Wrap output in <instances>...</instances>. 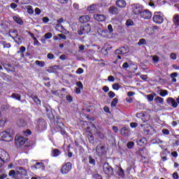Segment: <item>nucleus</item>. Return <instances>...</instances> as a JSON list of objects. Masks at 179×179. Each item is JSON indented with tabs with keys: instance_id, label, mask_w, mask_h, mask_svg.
<instances>
[{
	"instance_id": "2",
	"label": "nucleus",
	"mask_w": 179,
	"mask_h": 179,
	"mask_svg": "<svg viewBox=\"0 0 179 179\" xmlns=\"http://www.w3.org/2000/svg\"><path fill=\"white\" fill-rule=\"evenodd\" d=\"M92 31V27L90 24H86L85 26L80 27V29L78 31L79 36H83V34H87Z\"/></svg>"
},
{
	"instance_id": "12",
	"label": "nucleus",
	"mask_w": 179,
	"mask_h": 179,
	"mask_svg": "<svg viewBox=\"0 0 179 179\" xmlns=\"http://www.w3.org/2000/svg\"><path fill=\"white\" fill-rule=\"evenodd\" d=\"M166 103L167 104H169V106H171V107H173V108H177V107H178V103L172 97H169L166 99Z\"/></svg>"
},
{
	"instance_id": "35",
	"label": "nucleus",
	"mask_w": 179,
	"mask_h": 179,
	"mask_svg": "<svg viewBox=\"0 0 179 179\" xmlns=\"http://www.w3.org/2000/svg\"><path fill=\"white\" fill-rule=\"evenodd\" d=\"M117 103H118V99L117 98L113 99L110 103L111 107H117Z\"/></svg>"
},
{
	"instance_id": "9",
	"label": "nucleus",
	"mask_w": 179,
	"mask_h": 179,
	"mask_svg": "<svg viewBox=\"0 0 179 179\" xmlns=\"http://www.w3.org/2000/svg\"><path fill=\"white\" fill-rule=\"evenodd\" d=\"M0 159H1L2 163L3 162H9V154L6 151L0 149Z\"/></svg>"
},
{
	"instance_id": "46",
	"label": "nucleus",
	"mask_w": 179,
	"mask_h": 179,
	"mask_svg": "<svg viewBox=\"0 0 179 179\" xmlns=\"http://www.w3.org/2000/svg\"><path fill=\"white\" fill-rule=\"evenodd\" d=\"M83 72H85V70H83L82 68H79L76 71V73H77V75H81V73H83Z\"/></svg>"
},
{
	"instance_id": "5",
	"label": "nucleus",
	"mask_w": 179,
	"mask_h": 179,
	"mask_svg": "<svg viewBox=\"0 0 179 179\" xmlns=\"http://www.w3.org/2000/svg\"><path fill=\"white\" fill-rule=\"evenodd\" d=\"M152 20L155 23L160 24L164 20V19L163 18V16H162L161 13H155Z\"/></svg>"
},
{
	"instance_id": "51",
	"label": "nucleus",
	"mask_w": 179,
	"mask_h": 179,
	"mask_svg": "<svg viewBox=\"0 0 179 179\" xmlns=\"http://www.w3.org/2000/svg\"><path fill=\"white\" fill-rule=\"evenodd\" d=\"M162 134H164V135H169L170 134V131H169V129H164L162 131Z\"/></svg>"
},
{
	"instance_id": "33",
	"label": "nucleus",
	"mask_w": 179,
	"mask_h": 179,
	"mask_svg": "<svg viewBox=\"0 0 179 179\" xmlns=\"http://www.w3.org/2000/svg\"><path fill=\"white\" fill-rule=\"evenodd\" d=\"M13 20H15L16 23H18V24H23V20H22V18H20V17L14 16Z\"/></svg>"
},
{
	"instance_id": "62",
	"label": "nucleus",
	"mask_w": 179,
	"mask_h": 179,
	"mask_svg": "<svg viewBox=\"0 0 179 179\" xmlns=\"http://www.w3.org/2000/svg\"><path fill=\"white\" fill-rule=\"evenodd\" d=\"M10 8L12 9H16V8H17V5L16 3H10Z\"/></svg>"
},
{
	"instance_id": "34",
	"label": "nucleus",
	"mask_w": 179,
	"mask_h": 179,
	"mask_svg": "<svg viewBox=\"0 0 179 179\" xmlns=\"http://www.w3.org/2000/svg\"><path fill=\"white\" fill-rule=\"evenodd\" d=\"M11 97L12 99H15V100H18L19 101H20V99H22L20 94L16 93L12 94Z\"/></svg>"
},
{
	"instance_id": "57",
	"label": "nucleus",
	"mask_w": 179,
	"mask_h": 179,
	"mask_svg": "<svg viewBox=\"0 0 179 179\" xmlns=\"http://www.w3.org/2000/svg\"><path fill=\"white\" fill-rule=\"evenodd\" d=\"M171 59H173V60L177 59V55H176L175 53H171Z\"/></svg>"
},
{
	"instance_id": "36",
	"label": "nucleus",
	"mask_w": 179,
	"mask_h": 179,
	"mask_svg": "<svg viewBox=\"0 0 179 179\" xmlns=\"http://www.w3.org/2000/svg\"><path fill=\"white\" fill-rule=\"evenodd\" d=\"M27 9V13L29 15H33L34 13V10H33V7H31V6H28Z\"/></svg>"
},
{
	"instance_id": "14",
	"label": "nucleus",
	"mask_w": 179,
	"mask_h": 179,
	"mask_svg": "<svg viewBox=\"0 0 179 179\" xmlns=\"http://www.w3.org/2000/svg\"><path fill=\"white\" fill-rule=\"evenodd\" d=\"M94 19L97 22H104L106 20V15L103 14H94Z\"/></svg>"
},
{
	"instance_id": "42",
	"label": "nucleus",
	"mask_w": 179,
	"mask_h": 179,
	"mask_svg": "<svg viewBox=\"0 0 179 179\" xmlns=\"http://www.w3.org/2000/svg\"><path fill=\"white\" fill-rule=\"evenodd\" d=\"M126 26H127V27H129V26H134V21L131 20H127L126 22Z\"/></svg>"
},
{
	"instance_id": "21",
	"label": "nucleus",
	"mask_w": 179,
	"mask_h": 179,
	"mask_svg": "<svg viewBox=\"0 0 179 179\" xmlns=\"http://www.w3.org/2000/svg\"><path fill=\"white\" fill-rule=\"evenodd\" d=\"M39 125L38 126V128L39 131H43V129H45V120H38Z\"/></svg>"
},
{
	"instance_id": "28",
	"label": "nucleus",
	"mask_w": 179,
	"mask_h": 179,
	"mask_svg": "<svg viewBox=\"0 0 179 179\" xmlns=\"http://www.w3.org/2000/svg\"><path fill=\"white\" fill-rule=\"evenodd\" d=\"M154 100H155V103H158L159 104L164 103V99H163L159 96L155 97Z\"/></svg>"
},
{
	"instance_id": "7",
	"label": "nucleus",
	"mask_w": 179,
	"mask_h": 179,
	"mask_svg": "<svg viewBox=\"0 0 179 179\" xmlns=\"http://www.w3.org/2000/svg\"><path fill=\"white\" fill-rule=\"evenodd\" d=\"M141 17H143V19L149 20L152 18V14L150 10L148 9L142 10L140 14Z\"/></svg>"
},
{
	"instance_id": "8",
	"label": "nucleus",
	"mask_w": 179,
	"mask_h": 179,
	"mask_svg": "<svg viewBox=\"0 0 179 179\" xmlns=\"http://www.w3.org/2000/svg\"><path fill=\"white\" fill-rule=\"evenodd\" d=\"M128 52H129V48L127 45L121 47L120 49H117L115 51L116 55L128 54Z\"/></svg>"
},
{
	"instance_id": "54",
	"label": "nucleus",
	"mask_w": 179,
	"mask_h": 179,
	"mask_svg": "<svg viewBox=\"0 0 179 179\" xmlns=\"http://www.w3.org/2000/svg\"><path fill=\"white\" fill-rule=\"evenodd\" d=\"M47 57L48 59H54V58H55V56H54V55L52 53H48Z\"/></svg>"
},
{
	"instance_id": "37",
	"label": "nucleus",
	"mask_w": 179,
	"mask_h": 179,
	"mask_svg": "<svg viewBox=\"0 0 179 179\" xmlns=\"http://www.w3.org/2000/svg\"><path fill=\"white\" fill-rule=\"evenodd\" d=\"M112 87L113 90H120V88L121 87V86H120V84L118 83H115L112 85Z\"/></svg>"
},
{
	"instance_id": "6",
	"label": "nucleus",
	"mask_w": 179,
	"mask_h": 179,
	"mask_svg": "<svg viewBox=\"0 0 179 179\" xmlns=\"http://www.w3.org/2000/svg\"><path fill=\"white\" fill-rule=\"evenodd\" d=\"M27 141V139L22 136H16L15 139L16 146H23Z\"/></svg>"
},
{
	"instance_id": "43",
	"label": "nucleus",
	"mask_w": 179,
	"mask_h": 179,
	"mask_svg": "<svg viewBox=\"0 0 179 179\" xmlns=\"http://www.w3.org/2000/svg\"><path fill=\"white\" fill-rule=\"evenodd\" d=\"M66 99L68 103H72V101H73V98H72V96L71 95L66 96Z\"/></svg>"
},
{
	"instance_id": "27",
	"label": "nucleus",
	"mask_w": 179,
	"mask_h": 179,
	"mask_svg": "<svg viewBox=\"0 0 179 179\" xmlns=\"http://www.w3.org/2000/svg\"><path fill=\"white\" fill-rule=\"evenodd\" d=\"M60 153H61V151H59V150L54 149L52 150L51 156L52 157H57V156H59Z\"/></svg>"
},
{
	"instance_id": "61",
	"label": "nucleus",
	"mask_w": 179,
	"mask_h": 179,
	"mask_svg": "<svg viewBox=\"0 0 179 179\" xmlns=\"http://www.w3.org/2000/svg\"><path fill=\"white\" fill-rule=\"evenodd\" d=\"M108 30H109V33H113V25L111 24L108 25Z\"/></svg>"
},
{
	"instance_id": "24",
	"label": "nucleus",
	"mask_w": 179,
	"mask_h": 179,
	"mask_svg": "<svg viewBox=\"0 0 179 179\" xmlns=\"http://www.w3.org/2000/svg\"><path fill=\"white\" fill-rule=\"evenodd\" d=\"M10 37H12V39L15 41L17 44H22V38L20 36H17V34H16L15 36H12V35H10Z\"/></svg>"
},
{
	"instance_id": "1",
	"label": "nucleus",
	"mask_w": 179,
	"mask_h": 179,
	"mask_svg": "<svg viewBox=\"0 0 179 179\" xmlns=\"http://www.w3.org/2000/svg\"><path fill=\"white\" fill-rule=\"evenodd\" d=\"M0 141L12 142V141H13V136L7 131H2L0 133Z\"/></svg>"
},
{
	"instance_id": "39",
	"label": "nucleus",
	"mask_w": 179,
	"mask_h": 179,
	"mask_svg": "<svg viewBox=\"0 0 179 179\" xmlns=\"http://www.w3.org/2000/svg\"><path fill=\"white\" fill-rule=\"evenodd\" d=\"M92 178H94V179H103V177L101 176V175H100L99 173H94L92 175Z\"/></svg>"
},
{
	"instance_id": "4",
	"label": "nucleus",
	"mask_w": 179,
	"mask_h": 179,
	"mask_svg": "<svg viewBox=\"0 0 179 179\" xmlns=\"http://www.w3.org/2000/svg\"><path fill=\"white\" fill-rule=\"evenodd\" d=\"M71 170H72V163L67 162L62 166L60 171L62 174H68V173H69Z\"/></svg>"
},
{
	"instance_id": "63",
	"label": "nucleus",
	"mask_w": 179,
	"mask_h": 179,
	"mask_svg": "<svg viewBox=\"0 0 179 179\" xmlns=\"http://www.w3.org/2000/svg\"><path fill=\"white\" fill-rule=\"evenodd\" d=\"M35 13L36 15H40V13H41V10L38 8H35Z\"/></svg>"
},
{
	"instance_id": "26",
	"label": "nucleus",
	"mask_w": 179,
	"mask_h": 179,
	"mask_svg": "<svg viewBox=\"0 0 179 179\" xmlns=\"http://www.w3.org/2000/svg\"><path fill=\"white\" fill-rule=\"evenodd\" d=\"M59 69V66L58 65L52 66L48 69V72H49L50 73H54V72H55V71Z\"/></svg>"
},
{
	"instance_id": "3",
	"label": "nucleus",
	"mask_w": 179,
	"mask_h": 179,
	"mask_svg": "<svg viewBox=\"0 0 179 179\" xmlns=\"http://www.w3.org/2000/svg\"><path fill=\"white\" fill-rule=\"evenodd\" d=\"M103 173H105V174H106L107 176H113V174H114V170L108 163L105 162L103 164Z\"/></svg>"
},
{
	"instance_id": "10",
	"label": "nucleus",
	"mask_w": 179,
	"mask_h": 179,
	"mask_svg": "<svg viewBox=\"0 0 179 179\" xmlns=\"http://www.w3.org/2000/svg\"><path fill=\"white\" fill-rule=\"evenodd\" d=\"M132 10L134 15H141V13L143 10L142 6L141 4H134L133 5Z\"/></svg>"
},
{
	"instance_id": "60",
	"label": "nucleus",
	"mask_w": 179,
	"mask_h": 179,
	"mask_svg": "<svg viewBox=\"0 0 179 179\" xmlns=\"http://www.w3.org/2000/svg\"><path fill=\"white\" fill-rule=\"evenodd\" d=\"M59 129H60V133H61L62 135H65V134H66V131H65V129H64L62 127H60Z\"/></svg>"
},
{
	"instance_id": "45",
	"label": "nucleus",
	"mask_w": 179,
	"mask_h": 179,
	"mask_svg": "<svg viewBox=\"0 0 179 179\" xmlns=\"http://www.w3.org/2000/svg\"><path fill=\"white\" fill-rule=\"evenodd\" d=\"M108 97H110V99H114V97H115V93H114V92L113 91H110L108 93Z\"/></svg>"
},
{
	"instance_id": "13",
	"label": "nucleus",
	"mask_w": 179,
	"mask_h": 179,
	"mask_svg": "<svg viewBox=\"0 0 179 179\" xmlns=\"http://www.w3.org/2000/svg\"><path fill=\"white\" fill-rule=\"evenodd\" d=\"M157 30H159V27L156 26H154L152 27H149L145 29V32L147 33V34H149V36H152V34H155V33H156Z\"/></svg>"
},
{
	"instance_id": "25",
	"label": "nucleus",
	"mask_w": 179,
	"mask_h": 179,
	"mask_svg": "<svg viewBox=\"0 0 179 179\" xmlns=\"http://www.w3.org/2000/svg\"><path fill=\"white\" fill-rule=\"evenodd\" d=\"M157 93L161 96V97H166L169 95V91L166 90H159Z\"/></svg>"
},
{
	"instance_id": "64",
	"label": "nucleus",
	"mask_w": 179,
	"mask_h": 179,
	"mask_svg": "<svg viewBox=\"0 0 179 179\" xmlns=\"http://www.w3.org/2000/svg\"><path fill=\"white\" fill-rule=\"evenodd\" d=\"M173 178L178 179V173H177V172L173 173Z\"/></svg>"
},
{
	"instance_id": "15",
	"label": "nucleus",
	"mask_w": 179,
	"mask_h": 179,
	"mask_svg": "<svg viewBox=\"0 0 179 179\" xmlns=\"http://www.w3.org/2000/svg\"><path fill=\"white\" fill-rule=\"evenodd\" d=\"M173 26H175V29H177V27H179V14L173 15Z\"/></svg>"
},
{
	"instance_id": "11",
	"label": "nucleus",
	"mask_w": 179,
	"mask_h": 179,
	"mask_svg": "<svg viewBox=\"0 0 179 179\" xmlns=\"http://www.w3.org/2000/svg\"><path fill=\"white\" fill-rule=\"evenodd\" d=\"M96 151L98 156H103V155H106V147L99 145L96 146Z\"/></svg>"
},
{
	"instance_id": "56",
	"label": "nucleus",
	"mask_w": 179,
	"mask_h": 179,
	"mask_svg": "<svg viewBox=\"0 0 179 179\" xmlns=\"http://www.w3.org/2000/svg\"><path fill=\"white\" fill-rule=\"evenodd\" d=\"M108 80L109 82H114V80H115V78H114V76H109L108 77Z\"/></svg>"
},
{
	"instance_id": "44",
	"label": "nucleus",
	"mask_w": 179,
	"mask_h": 179,
	"mask_svg": "<svg viewBox=\"0 0 179 179\" xmlns=\"http://www.w3.org/2000/svg\"><path fill=\"white\" fill-rule=\"evenodd\" d=\"M45 38H46L47 40L51 38L52 37V34H51L50 32H48L44 35Z\"/></svg>"
},
{
	"instance_id": "55",
	"label": "nucleus",
	"mask_w": 179,
	"mask_h": 179,
	"mask_svg": "<svg viewBox=\"0 0 179 179\" xmlns=\"http://www.w3.org/2000/svg\"><path fill=\"white\" fill-rule=\"evenodd\" d=\"M152 61H153V62H155V64H157V62H159V57L154 56L152 57Z\"/></svg>"
},
{
	"instance_id": "32",
	"label": "nucleus",
	"mask_w": 179,
	"mask_h": 179,
	"mask_svg": "<svg viewBox=\"0 0 179 179\" xmlns=\"http://www.w3.org/2000/svg\"><path fill=\"white\" fill-rule=\"evenodd\" d=\"M117 176H119V177H122V178H124V177H125V172L122 170V168H119L117 171Z\"/></svg>"
},
{
	"instance_id": "22",
	"label": "nucleus",
	"mask_w": 179,
	"mask_h": 179,
	"mask_svg": "<svg viewBox=\"0 0 179 179\" xmlns=\"http://www.w3.org/2000/svg\"><path fill=\"white\" fill-rule=\"evenodd\" d=\"M137 143L140 146H143V145H146V143H148V140H146V138H138Z\"/></svg>"
},
{
	"instance_id": "16",
	"label": "nucleus",
	"mask_w": 179,
	"mask_h": 179,
	"mask_svg": "<svg viewBox=\"0 0 179 179\" xmlns=\"http://www.w3.org/2000/svg\"><path fill=\"white\" fill-rule=\"evenodd\" d=\"M100 9V6L99 4H92L87 8V10L92 12H97Z\"/></svg>"
},
{
	"instance_id": "48",
	"label": "nucleus",
	"mask_w": 179,
	"mask_h": 179,
	"mask_svg": "<svg viewBox=\"0 0 179 179\" xmlns=\"http://www.w3.org/2000/svg\"><path fill=\"white\" fill-rule=\"evenodd\" d=\"M154 96L152 94H148L147 95V100L148 101H153Z\"/></svg>"
},
{
	"instance_id": "19",
	"label": "nucleus",
	"mask_w": 179,
	"mask_h": 179,
	"mask_svg": "<svg viewBox=\"0 0 179 179\" xmlns=\"http://www.w3.org/2000/svg\"><path fill=\"white\" fill-rule=\"evenodd\" d=\"M116 6L118 8H125L127 6V2L124 0H117L116 1Z\"/></svg>"
},
{
	"instance_id": "20",
	"label": "nucleus",
	"mask_w": 179,
	"mask_h": 179,
	"mask_svg": "<svg viewBox=\"0 0 179 179\" xmlns=\"http://www.w3.org/2000/svg\"><path fill=\"white\" fill-rule=\"evenodd\" d=\"M121 135L122 136H129V129L127 127H123L120 130Z\"/></svg>"
},
{
	"instance_id": "59",
	"label": "nucleus",
	"mask_w": 179,
	"mask_h": 179,
	"mask_svg": "<svg viewBox=\"0 0 179 179\" xmlns=\"http://www.w3.org/2000/svg\"><path fill=\"white\" fill-rule=\"evenodd\" d=\"M103 111H105V113H108V114H110V108H108V106H104Z\"/></svg>"
},
{
	"instance_id": "31",
	"label": "nucleus",
	"mask_w": 179,
	"mask_h": 179,
	"mask_svg": "<svg viewBox=\"0 0 179 179\" xmlns=\"http://www.w3.org/2000/svg\"><path fill=\"white\" fill-rule=\"evenodd\" d=\"M34 101L37 104V106H41V101L38 99L37 96H31Z\"/></svg>"
},
{
	"instance_id": "49",
	"label": "nucleus",
	"mask_w": 179,
	"mask_h": 179,
	"mask_svg": "<svg viewBox=\"0 0 179 179\" xmlns=\"http://www.w3.org/2000/svg\"><path fill=\"white\" fill-rule=\"evenodd\" d=\"M122 68H123V69H125V71H127V69H128V68H129V64H128V62H124L122 64Z\"/></svg>"
},
{
	"instance_id": "38",
	"label": "nucleus",
	"mask_w": 179,
	"mask_h": 179,
	"mask_svg": "<svg viewBox=\"0 0 179 179\" xmlns=\"http://www.w3.org/2000/svg\"><path fill=\"white\" fill-rule=\"evenodd\" d=\"M145 44H146V40H145V38H141L138 42V45H145Z\"/></svg>"
},
{
	"instance_id": "30",
	"label": "nucleus",
	"mask_w": 179,
	"mask_h": 179,
	"mask_svg": "<svg viewBox=\"0 0 179 179\" xmlns=\"http://www.w3.org/2000/svg\"><path fill=\"white\" fill-rule=\"evenodd\" d=\"M88 162L90 164H92V166H96V159H94L92 155H90L88 157Z\"/></svg>"
},
{
	"instance_id": "29",
	"label": "nucleus",
	"mask_w": 179,
	"mask_h": 179,
	"mask_svg": "<svg viewBox=\"0 0 179 179\" xmlns=\"http://www.w3.org/2000/svg\"><path fill=\"white\" fill-rule=\"evenodd\" d=\"M8 176L13 178H16L17 177V172H16L15 170H11L9 171Z\"/></svg>"
},
{
	"instance_id": "52",
	"label": "nucleus",
	"mask_w": 179,
	"mask_h": 179,
	"mask_svg": "<svg viewBox=\"0 0 179 179\" xmlns=\"http://www.w3.org/2000/svg\"><path fill=\"white\" fill-rule=\"evenodd\" d=\"M23 134L25 136H29V135H31V131L27 129L26 131H24Z\"/></svg>"
},
{
	"instance_id": "17",
	"label": "nucleus",
	"mask_w": 179,
	"mask_h": 179,
	"mask_svg": "<svg viewBox=\"0 0 179 179\" xmlns=\"http://www.w3.org/2000/svg\"><path fill=\"white\" fill-rule=\"evenodd\" d=\"M108 11L111 15H118L120 13V10L116 6L109 7Z\"/></svg>"
},
{
	"instance_id": "40",
	"label": "nucleus",
	"mask_w": 179,
	"mask_h": 179,
	"mask_svg": "<svg viewBox=\"0 0 179 179\" xmlns=\"http://www.w3.org/2000/svg\"><path fill=\"white\" fill-rule=\"evenodd\" d=\"M135 146V143L133 141H130L127 143V148L128 149H132Z\"/></svg>"
},
{
	"instance_id": "23",
	"label": "nucleus",
	"mask_w": 179,
	"mask_h": 179,
	"mask_svg": "<svg viewBox=\"0 0 179 179\" xmlns=\"http://www.w3.org/2000/svg\"><path fill=\"white\" fill-rule=\"evenodd\" d=\"M34 169H41V170H44L45 166L43 162H37L34 165Z\"/></svg>"
},
{
	"instance_id": "47",
	"label": "nucleus",
	"mask_w": 179,
	"mask_h": 179,
	"mask_svg": "<svg viewBox=\"0 0 179 179\" xmlns=\"http://www.w3.org/2000/svg\"><path fill=\"white\" fill-rule=\"evenodd\" d=\"M24 51H26V48L24 46H21L20 48V50L17 52L18 54H23V52H24Z\"/></svg>"
},
{
	"instance_id": "18",
	"label": "nucleus",
	"mask_w": 179,
	"mask_h": 179,
	"mask_svg": "<svg viewBox=\"0 0 179 179\" xmlns=\"http://www.w3.org/2000/svg\"><path fill=\"white\" fill-rule=\"evenodd\" d=\"M89 20H90V17L89 15H82L79 18V22H80V23H87Z\"/></svg>"
},
{
	"instance_id": "50",
	"label": "nucleus",
	"mask_w": 179,
	"mask_h": 179,
	"mask_svg": "<svg viewBox=\"0 0 179 179\" xmlns=\"http://www.w3.org/2000/svg\"><path fill=\"white\" fill-rule=\"evenodd\" d=\"M29 2H30L29 0H20V3L21 5H26V4L29 3Z\"/></svg>"
},
{
	"instance_id": "41",
	"label": "nucleus",
	"mask_w": 179,
	"mask_h": 179,
	"mask_svg": "<svg viewBox=\"0 0 179 179\" xmlns=\"http://www.w3.org/2000/svg\"><path fill=\"white\" fill-rule=\"evenodd\" d=\"M35 64H36V65H38L39 66H45V63L44 62H40V61H38V60H36V62H35Z\"/></svg>"
},
{
	"instance_id": "53",
	"label": "nucleus",
	"mask_w": 179,
	"mask_h": 179,
	"mask_svg": "<svg viewBox=\"0 0 179 179\" xmlns=\"http://www.w3.org/2000/svg\"><path fill=\"white\" fill-rule=\"evenodd\" d=\"M76 86L80 89H83V84H82V82L80 81L76 83Z\"/></svg>"
},
{
	"instance_id": "58",
	"label": "nucleus",
	"mask_w": 179,
	"mask_h": 179,
	"mask_svg": "<svg viewBox=\"0 0 179 179\" xmlns=\"http://www.w3.org/2000/svg\"><path fill=\"white\" fill-rule=\"evenodd\" d=\"M130 127L131 128H136V127H138V123H136V122H131L130 124Z\"/></svg>"
}]
</instances>
